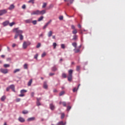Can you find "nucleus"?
Listing matches in <instances>:
<instances>
[{
	"label": "nucleus",
	"mask_w": 125,
	"mask_h": 125,
	"mask_svg": "<svg viewBox=\"0 0 125 125\" xmlns=\"http://www.w3.org/2000/svg\"><path fill=\"white\" fill-rule=\"evenodd\" d=\"M59 19L60 20H62L63 19V16H61L59 17Z\"/></svg>",
	"instance_id": "052dcab7"
},
{
	"label": "nucleus",
	"mask_w": 125,
	"mask_h": 125,
	"mask_svg": "<svg viewBox=\"0 0 125 125\" xmlns=\"http://www.w3.org/2000/svg\"><path fill=\"white\" fill-rule=\"evenodd\" d=\"M78 35H74L73 36V41H77V40H78Z\"/></svg>",
	"instance_id": "2eb2a0df"
},
{
	"label": "nucleus",
	"mask_w": 125,
	"mask_h": 125,
	"mask_svg": "<svg viewBox=\"0 0 125 125\" xmlns=\"http://www.w3.org/2000/svg\"><path fill=\"white\" fill-rule=\"evenodd\" d=\"M54 75H55V74L53 73H49V76H54Z\"/></svg>",
	"instance_id": "680f3d73"
},
{
	"label": "nucleus",
	"mask_w": 125,
	"mask_h": 125,
	"mask_svg": "<svg viewBox=\"0 0 125 125\" xmlns=\"http://www.w3.org/2000/svg\"><path fill=\"white\" fill-rule=\"evenodd\" d=\"M39 37H43V34H42V33L41 34V35H39Z\"/></svg>",
	"instance_id": "0e129e2a"
},
{
	"label": "nucleus",
	"mask_w": 125,
	"mask_h": 125,
	"mask_svg": "<svg viewBox=\"0 0 125 125\" xmlns=\"http://www.w3.org/2000/svg\"><path fill=\"white\" fill-rule=\"evenodd\" d=\"M80 70H81V66L78 65L76 67V71H77V72H79L80 71Z\"/></svg>",
	"instance_id": "2f4dec72"
},
{
	"label": "nucleus",
	"mask_w": 125,
	"mask_h": 125,
	"mask_svg": "<svg viewBox=\"0 0 125 125\" xmlns=\"http://www.w3.org/2000/svg\"><path fill=\"white\" fill-rule=\"evenodd\" d=\"M71 29H72L73 30H76V29L75 28V25H71Z\"/></svg>",
	"instance_id": "6e6d98bb"
},
{
	"label": "nucleus",
	"mask_w": 125,
	"mask_h": 125,
	"mask_svg": "<svg viewBox=\"0 0 125 125\" xmlns=\"http://www.w3.org/2000/svg\"><path fill=\"white\" fill-rule=\"evenodd\" d=\"M43 87L45 89H47L48 86H47V84L46 83V82H44Z\"/></svg>",
	"instance_id": "9d476101"
},
{
	"label": "nucleus",
	"mask_w": 125,
	"mask_h": 125,
	"mask_svg": "<svg viewBox=\"0 0 125 125\" xmlns=\"http://www.w3.org/2000/svg\"><path fill=\"white\" fill-rule=\"evenodd\" d=\"M52 71H53V72H55L56 71H57V67H56V66H54L52 68Z\"/></svg>",
	"instance_id": "6ab92c4d"
},
{
	"label": "nucleus",
	"mask_w": 125,
	"mask_h": 125,
	"mask_svg": "<svg viewBox=\"0 0 125 125\" xmlns=\"http://www.w3.org/2000/svg\"><path fill=\"white\" fill-rule=\"evenodd\" d=\"M24 69H28V64L26 63H25L23 65Z\"/></svg>",
	"instance_id": "58836bf2"
},
{
	"label": "nucleus",
	"mask_w": 125,
	"mask_h": 125,
	"mask_svg": "<svg viewBox=\"0 0 125 125\" xmlns=\"http://www.w3.org/2000/svg\"><path fill=\"white\" fill-rule=\"evenodd\" d=\"M50 108L51 110H54V109H55V106H54V105H53V104H50Z\"/></svg>",
	"instance_id": "4468645a"
},
{
	"label": "nucleus",
	"mask_w": 125,
	"mask_h": 125,
	"mask_svg": "<svg viewBox=\"0 0 125 125\" xmlns=\"http://www.w3.org/2000/svg\"><path fill=\"white\" fill-rule=\"evenodd\" d=\"M15 6H14V5L13 4H11L10 7L8 8V9L9 10H12V9H14Z\"/></svg>",
	"instance_id": "f3484780"
},
{
	"label": "nucleus",
	"mask_w": 125,
	"mask_h": 125,
	"mask_svg": "<svg viewBox=\"0 0 125 125\" xmlns=\"http://www.w3.org/2000/svg\"><path fill=\"white\" fill-rule=\"evenodd\" d=\"M9 89H10V87L9 86L6 88V91H9Z\"/></svg>",
	"instance_id": "13d9d810"
},
{
	"label": "nucleus",
	"mask_w": 125,
	"mask_h": 125,
	"mask_svg": "<svg viewBox=\"0 0 125 125\" xmlns=\"http://www.w3.org/2000/svg\"><path fill=\"white\" fill-rule=\"evenodd\" d=\"M42 100V98H37V101H41Z\"/></svg>",
	"instance_id": "864d4df0"
},
{
	"label": "nucleus",
	"mask_w": 125,
	"mask_h": 125,
	"mask_svg": "<svg viewBox=\"0 0 125 125\" xmlns=\"http://www.w3.org/2000/svg\"><path fill=\"white\" fill-rule=\"evenodd\" d=\"M34 1H35V0H30L28 2L31 3L32 2V3H34Z\"/></svg>",
	"instance_id": "4d7b16f0"
},
{
	"label": "nucleus",
	"mask_w": 125,
	"mask_h": 125,
	"mask_svg": "<svg viewBox=\"0 0 125 125\" xmlns=\"http://www.w3.org/2000/svg\"><path fill=\"white\" fill-rule=\"evenodd\" d=\"M37 21L36 20H35V21H32V22L31 23H32V24L33 25H37Z\"/></svg>",
	"instance_id": "473e14b6"
},
{
	"label": "nucleus",
	"mask_w": 125,
	"mask_h": 125,
	"mask_svg": "<svg viewBox=\"0 0 125 125\" xmlns=\"http://www.w3.org/2000/svg\"><path fill=\"white\" fill-rule=\"evenodd\" d=\"M3 67L4 68H8V67H10V65L7 64H5L3 65Z\"/></svg>",
	"instance_id": "7c9ffc66"
},
{
	"label": "nucleus",
	"mask_w": 125,
	"mask_h": 125,
	"mask_svg": "<svg viewBox=\"0 0 125 125\" xmlns=\"http://www.w3.org/2000/svg\"><path fill=\"white\" fill-rule=\"evenodd\" d=\"M7 13V10L4 9L0 10V16L3 15V14H5V13Z\"/></svg>",
	"instance_id": "423d86ee"
},
{
	"label": "nucleus",
	"mask_w": 125,
	"mask_h": 125,
	"mask_svg": "<svg viewBox=\"0 0 125 125\" xmlns=\"http://www.w3.org/2000/svg\"><path fill=\"white\" fill-rule=\"evenodd\" d=\"M31 15H40V10H36L32 12L31 13Z\"/></svg>",
	"instance_id": "39448f33"
},
{
	"label": "nucleus",
	"mask_w": 125,
	"mask_h": 125,
	"mask_svg": "<svg viewBox=\"0 0 125 125\" xmlns=\"http://www.w3.org/2000/svg\"><path fill=\"white\" fill-rule=\"evenodd\" d=\"M50 24V21L48 22L43 27V29H45L46 27L48 26Z\"/></svg>",
	"instance_id": "412c9836"
},
{
	"label": "nucleus",
	"mask_w": 125,
	"mask_h": 125,
	"mask_svg": "<svg viewBox=\"0 0 125 125\" xmlns=\"http://www.w3.org/2000/svg\"><path fill=\"white\" fill-rule=\"evenodd\" d=\"M22 9H25L26 8V5L25 4L23 5L22 6Z\"/></svg>",
	"instance_id": "bf43d9fd"
},
{
	"label": "nucleus",
	"mask_w": 125,
	"mask_h": 125,
	"mask_svg": "<svg viewBox=\"0 0 125 125\" xmlns=\"http://www.w3.org/2000/svg\"><path fill=\"white\" fill-rule=\"evenodd\" d=\"M18 120L21 123H24V122H25V119L22 117H19Z\"/></svg>",
	"instance_id": "1a4fd4ad"
},
{
	"label": "nucleus",
	"mask_w": 125,
	"mask_h": 125,
	"mask_svg": "<svg viewBox=\"0 0 125 125\" xmlns=\"http://www.w3.org/2000/svg\"><path fill=\"white\" fill-rule=\"evenodd\" d=\"M41 47V43H39L36 46L37 48H39V47Z\"/></svg>",
	"instance_id": "8fccbe9b"
},
{
	"label": "nucleus",
	"mask_w": 125,
	"mask_h": 125,
	"mask_svg": "<svg viewBox=\"0 0 125 125\" xmlns=\"http://www.w3.org/2000/svg\"><path fill=\"white\" fill-rule=\"evenodd\" d=\"M31 44V43L30 42H24L22 44V47L23 49H26L27 47H28V45H30Z\"/></svg>",
	"instance_id": "7ed1b4c3"
},
{
	"label": "nucleus",
	"mask_w": 125,
	"mask_h": 125,
	"mask_svg": "<svg viewBox=\"0 0 125 125\" xmlns=\"http://www.w3.org/2000/svg\"><path fill=\"white\" fill-rule=\"evenodd\" d=\"M0 72L2 74H7L8 73V69H0Z\"/></svg>",
	"instance_id": "20e7f679"
},
{
	"label": "nucleus",
	"mask_w": 125,
	"mask_h": 125,
	"mask_svg": "<svg viewBox=\"0 0 125 125\" xmlns=\"http://www.w3.org/2000/svg\"><path fill=\"white\" fill-rule=\"evenodd\" d=\"M52 39H53L54 40H55V36H53Z\"/></svg>",
	"instance_id": "774afa93"
},
{
	"label": "nucleus",
	"mask_w": 125,
	"mask_h": 125,
	"mask_svg": "<svg viewBox=\"0 0 125 125\" xmlns=\"http://www.w3.org/2000/svg\"><path fill=\"white\" fill-rule=\"evenodd\" d=\"M20 36V40L21 41H22L23 39V35L22 34H21L19 35Z\"/></svg>",
	"instance_id": "e433bc0d"
},
{
	"label": "nucleus",
	"mask_w": 125,
	"mask_h": 125,
	"mask_svg": "<svg viewBox=\"0 0 125 125\" xmlns=\"http://www.w3.org/2000/svg\"><path fill=\"white\" fill-rule=\"evenodd\" d=\"M73 46H74V47H75V48H77V42H74L73 43H72Z\"/></svg>",
	"instance_id": "c85d7f7f"
},
{
	"label": "nucleus",
	"mask_w": 125,
	"mask_h": 125,
	"mask_svg": "<svg viewBox=\"0 0 125 125\" xmlns=\"http://www.w3.org/2000/svg\"><path fill=\"white\" fill-rule=\"evenodd\" d=\"M77 33H78V30H77V29H73V31H72V34H73V35H76Z\"/></svg>",
	"instance_id": "cd10ccee"
},
{
	"label": "nucleus",
	"mask_w": 125,
	"mask_h": 125,
	"mask_svg": "<svg viewBox=\"0 0 125 125\" xmlns=\"http://www.w3.org/2000/svg\"><path fill=\"white\" fill-rule=\"evenodd\" d=\"M32 83H33V80L31 79L28 83V86H31V84H32Z\"/></svg>",
	"instance_id": "b1692460"
},
{
	"label": "nucleus",
	"mask_w": 125,
	"mask_h": 125,
	"mask_svg": "<svg viewBox=\"0 0 125 125\" xmlns=\"http://www.w3.org/2000/svg\"><path fill=\"white\" fill-rule=\"evenodd\" d=\"M64 117H65V114L62 113V114H61V119H64Z\"/></svg>",
	"instance_id": "c03bdc74"
},
{
	"label": "nucleus",
	"mask_w": 125,
	"mask_h": 125,
	"mask_svg": "<svg viewBox=\"0 0 125 125\" xmlns=\"http://www.w3.org/2000/svg\"><path fill=\"white\" fill-rule=\"evenodd\" d=\"M9 24V21H7L3 22L2 25H4V26H7Z\"/></svg>",
	"instance_id": "9b49d317"
},
{
	"label": "nucleus",
	"mask_w": 125,
	"mask_h": 125,
	"mask_svg": "<svg viewBox=\"0 0 125 125\" xmlns=\"http://www.w3.org/2000/svg\"><path fill=\"white\" fill-rule=\"evenodd\" d=\"M6 98V97L5 96H3L1 98V101H4V100H5Z\"/></svg>",
	"instance_id": "bb28decb"
},
{
	"label": "nucleus",
	"mask_w": 125,
	"mask_h": 125,
	"mask_svg": "<svg viewBox=\"0 0 125 125\" xmlns=\"http://www.w3.org/2000/svg\"><path fill=\"white\" fill-rule=\"evenodd\" d=\"M64 1L66 2H70V3H73L74 0H64Z\"/></svg>",
	"instance_id": "5701e85b"
},
{
	"label": "nucleus",
	"mask_w": 125,
	"mask_h": 125,
	"mask_svg": "<svg viewBox=\"0 0 125 125\" xmlns=\"http://www.w3.org/2000/svg\"><path fill=\"white\" fill-rule=\"evenodd\" d=\"M67 111H70V110H71V106H67Z\"/></svg>",
	"instance_id": "5fc2aeb1"
},
{
	"label": "nucleus",
	"mask_w": 125,
	"mask_h": 125,
	"mask_svg": "<svg viewBox=\"0 0 125 125\" xmlns=\"http://www.w3.org/2000/svg\"><path fill=\"white\" fill-rule=\"evenodd\" d=\"M30 95L31 96V97H34V96H35V92H32L30 93Z\"/></svg>",
	"instance_id": "a19ab883"
},
{
	"label": "nucleus",
	"mask_w": 125,
	"mask_h": 125,
	"mask_svg": "<svg viewBox=\"0 0 125 125\" xmlns=\"http://www.w3.org/2000/svg\"><path fill=\"white\" fill-rule=\"evenodd\" d=\"M38 56H39V54H36L34 56V58H35V59L37 60V59H38Z\"/></svg>",
	"instance_id": "49530a36"
},
{
	"label": "nucleus",
	"mask_w": 125,
	"mask_h": 125,
	"mask_svg": "<svg viewBox=\"0 0 125 125\" xmlns=\"http://www.w3.org/2000/svg\"><path fill=\"white\" fill-rule=\"evenodd\" d=\"M13 32L16 33V35L14 37V39H17L20 35H22V34H23V31L21 30H19V28H14L13 29Z\"/></svg>",
	"instance_id": "f257e3e1"
},
{
	"label": "nucleus",
	"mask_w": 125,
	"mask_h": 125,
	"mask_svg": "<svg viewBox=\"0 0 125 125\" xmlns=\"http://www.w3.org/2000/svg\"><path fill=\"white\" fill-rule=\"evenodd\" d=\"M73 70L72 69H70L68 70V75L67 79L69 82H71L72 81V79L73 78Z\"/></svg>",
	"instance_id": "f03ea898"
},
{
	"label": "nucleus",
	"mask_w": 125,
	"mask_h": 125,
	"mask_svg": "<svg viewBox=\"0 0 125 125\" xmlns=\"http://www.w3.org/2000/svg\"><path fill=\"white\" fill-rule=\"evenodd\" d=\"M62 76L64 79H66V78H67V74H66V73H62Z\"/></svg>",
	"instance_id": "72a5a7b5"
},
{
	"label": "nucleus",
	"mask_w": 125,
	"mask_h": 125,
	"mask_svg": "<svg viewBox=\"0 0 125 125\" xmlns=\"http://www.w3.org/2000/svg\"><path fill=\"white\" fill-rule=\"evenodd\" d=\"M21 99L20 98H18L16 100V102H20Z\"/></svg>",
	"instance_id": "603ef678"
},
{
	"label": "nucleus",
	"mask_w": 125,
	"mask_h": 125,
	"mask_svg": "<svg viewBox=\"0 0 125 125\" xmlns=\"http://www.w3.org/2000/svg\"><path fill=\"white\" fill-rule=\"evenodd\" d=\"M32 19H30L28 20H25L24 22H25V23H32Z\"/></svg>",
	"instance_id": "ddd939ff"
},
{
	"label": "nucleus",
	"mask_w": 125,
	"mask_h": 125,
	"mask_svg": "<svg viewBox=\"0 0 125 125\" xmlns=\"http://www.w3.org/2000/svg\"><path fill=\"white\" fill-rule=\"evenodd\" d=\"M45 55H46V54L45 53V52H44L42 55V57H44V56H45Z\"/></svg>",
	"instance_id": "3c124183"
},
{
	"label": "nucleus",
	"mask_w": 125,
	"mask_h": 125,
	"mask_svg": "<svg viewBox=\"0 0 125 125\" xmlns=\"http://www.w3.org/2000/svg\"><path fill=\"white\" fill-rule=\"evenodd\" d=\"M46 11L45 10H42V11H39V15H43V14H45Z\"/></svg>",
	"instance_id": "6e6552de"
},
{
	"label": "nucleus",
	"mask_w": 125,
	"mask_h": 125,
	"mask_svg": "<svg viewBox=\"0 0 125 125\" xmlns=\"http://www.w3.org/2000/svg\"><path fill=\"white\" fill-rule=\"evenodd\" d=\"M74 51H75V53H78L80 52V49H76V48H75L74 49Z\"/></svg>",
	"instance_id": "c9c22d12"
},
{
	"label": "nucleus",
	"mask_w": 125,
	"mask_h": 125,
	"mask_svg": "<svg viewBox=\"0 0 125 125\" xmlns=\"http://www.w3.org/2000/svg\"><path fill=\"white\" fill-rule=\"evenodd\" d=\"M52 31H50L48 33V37L49 38H50V37H51V36H52Z\"/></svg>",
	"instance_id": "aec40b11"
},
{
	"label": "nucleus",
	"mask_w": 125,
	"mask_h": 125,
	"mask_svg": "<svg viewBox=\"0 0 125 125\" xmlns=\"http://www.w3.org/2000/svg\"><path fill=\"white\" fill-rule=\"evenodd\" d=\"M19 96L20 97H23V96H25V95L23 93H21V94L19 95Z\"/></svg>",
	"instance_id": "de8ad7c7"
},
{
	"label": "nucleus",
	"mask_w": 125,
	"mask_h": 125,
	"mask_svg": "<svg viewBox=\"0 0 125 125\" xmlns=\"http://www.w3.org/2000/svg\"><path fill=\"white\" fill-rule=\"evenodd\" d=\"M9 87L10 88H11V89H12V90L14 91V92H15V86L14 84L10 85Z\"/></svg>",
	"instance_id": "0eeeda50"
},
{
	"label": "nucleus",
	"mask_w": 125,
	"mask_h": 125,
	"mask_svg": "<svg viewBox=\"0 0 125 125\" xmlns=\"http://www.w3.org/2000/svg\"><path fill=\"white\" fill-rule=\"evenodd\" d=\"M65 94V91H62L59 94V96H62V95H64Z\"/></svg>",
	"instance_id": "393cba45"
},
{
	"label": "nucleus",
	"mask_w": 125,
	"mask_h": 125,
	"mask_svg": "<svg viewBox=\"0 0 125 125\" xmlns=\"http://www.w3.org/2000/svg\"><path fill=\"white\" fill-rule=\"evenodd\" d=\"M18 72H20V69H15L13 73L14 74H16V73H18Z\"/></svg>",
	"instance_id": "4be33fe9"
},
{
	"label": "nucleus",
	"mask_w": 125,
	"mask_h": 125,
	"mask_svg": "<svg viewBox=\"0 0 125 125\" xmlns=\"http://www.w3.org/2000/svg\"><path fill=\"white\" fill-rule=\"evenodd\" d=\"M15 24V22H12L9 23V26L10 27H12V26H13V25H14Z\"/></svg>",
	"instance_id": "ea45409f"
},
{
	"label": "nucleus",
	"mask_w": 125,
	"mask_h": 125,
	"mask_svg": "<svg viewBox=\"0 0 125 125\" xmlns=\"http://www.w3.org/2000/svg\"><path fill=\"white\" fill-rule=\"evenodd\" d=\"M43 19V17L41 16V17H40L38 19V21L39 22H40V21H42V20Z\"/></svg>",
	"instance_id": "f704fd0d"
},
{
	"label": "nucleus",
	"mask_w": 125,
	"mask_h": 125,
	"mask_svg": "<svg viewBox=\"0 0 125 125\" xmlns=\"http://www.w3.org/2000/svg\"><path fill=\"white\" fill-rule=\"evenodd\" d=\"M61 48H62V49H65V44H62L61 45Z\"/></svg>",
	"instance_id": "37998d69"
},
{
	"label": "nucleus",
	"mask_w": 125,
	"mask_h": 125,
	"mask_svg": "<svg viewBox=\"0 0 125 125\" xmlns=\"http://www.w3.org/2000/svg\"><path fill=\"white\" fill-rule=\"evenodd\" d=\"M62 104L64 107H66L67 106V104L65 102H62Z\"/></svg>",
	"instance_id": "4c0bfd02"
},
{
	"label": "nucleus",
	"mask_w": 125,
	"mask_h": 125,
	"mask_svg": "<svg viewBox=\"0 0 125 125\" xmlns=\"http://www.w3.org/2000/svg\"><path fill=\"white\" fill-rule=\"evenodd\" d=\"M16 46V44L13 43V44H12V47H15Z\"/></svg>",
	"instance_id": "e2e57ef3"
},
{
	"label": "nucleus",
	"mask_w": 125,
	"mask_h": 125,
	"mask_svg": "<svg viewBox=\"0 0 125 125\" xmlns=\"http://www.w3.org/2000/svg\"><path fill=\"white\" fill-rule=\"evenodd\" d=\"M80 86H81V84H79L78 86V88H77L76 87L74 88L73 89V92H76V91H77L78 89H79V88L80 87Z\"/></svg>",
	"instance_id": "f8f14e48"
},
{
	"label": "nucleus",
	"mask_w": 125,
	"mask_h": 125,
	"mask_svg": "<svg viewBox=\"0 0 125 125\" xmlns=\"http://www.w3.org/2000/svg\"><path fill=\"white\" fill-rule=\"evenodd\" d=\"M53 48L55 49V48H56V46H57V44L56 43V42H54L53 43Z\"/></svg>",
	"instance_id": "c756f323"
},
{
	"label": "nucleus",
	"mask_w": 125,
	"mask_h": 125,
	"mask_svg": "<svg viewBox=\"0 0 125 125\" xmlns=\"http://www.w3.org/2000/svg\"><path fill=\"white\" fill-rule=\"evenodd\" d=\"M47 5V3L44 2L43 3V5L42 6V8H45L46 7V6Z\"/></svg>",
	"instance_id": "a878e982"
},
{
	"label": "nucleus",
	"mask_w": 125,
	"mask_h": 125,
	"mask_svg": "<svg viewBox=\"0 0 125 125\" xmlns=\"http://www.w3.org/2000/svg\"><path fill=\"white\" fill-rule=\"evenodd\" d=\"M37 105H38V106H41V102H39V101H37Z\"/></svg>",
	"instance_id": "09e8293b"
},
{
	"label": "nucleus",
	"mask_w": 125,
	"mask_h": 125,
	"mask_svg": "<svg viewBox=\"0 0 125 125\" xmlns=\"http://www.w3.org/2000/svg\"><path fill=\"white\" fill-rule=\"evenodd\" d=\"M78 28H82V25H81V24H78Z\"/></svg>",
	"instance_id": "69168bd1"
},
{
	"label": "nucleus",
	"mask_w": 125,
	"mask_h": 125,
	"mask_svg": "<svg viewBox=\"0 0 125 125\" xmlns=\"http://www.w3.org/2000/svg\"><path fill=\"white\" fill-rule=\"evenodd\" d=\"M27 92V90H21V93H25V92Z\"/></svg>",
	"instance_id": "79ce46f5"
},
{
	"label": "nucleus",
	"mask_w": 125,
	"mask_h": 125,
	"mask_svg": "<svg viewBox=\"0 0 125 125\" xmlns=\"http://www.w3.org/2000/svg\"><path fill=\"white\" fill-rule=\"evenodd\" d=\"M66 125V123H64L63 122V121H60V122H59L57 124V125Z\"/></svg>",
	"instance_id": "a211bd4d"
},
{
	"label": "nucleus",
	"mask_w": 125,
	"mask_h": 125,
	"mask_svg": "<svg viewBox=\"0 0 125 125\" xmlns=\"http://www.w3.org/2000/svg\"><path fill=\"white\" fill-rule=\"evenodd\" d=\"M28 111L27 110H23L22 111V114H28Z\"/></svg>",
	"instance_id": "a18cd8bd"
},
{
	"label": "nucleus",
	"mask_w": 125,
	"mask_h": 125,
	"mask_svg": "<svg viewBox=\"0 0 125 125\" xmlns=\"http://www.w3.org/2000/svg\"><path fill=\"white\" fill-rule=\"evenodd\" d=\"M35 117L29 118L27 119V122H31V121H35Z\"/></svg>",
	"instance_id": "dca6fc26"
},
{
	"label": "nucleus",
	"mask_w": 125,
	"mask_h": 125,
	"mask_svg": "<svg viewBox=\"0 0 125 125\" xmlns=\"http://www.w3.org/2000/svg\"><path fill=\"white\" fill-rule=\"evenodd\" d=\"M53 92L55 93H56V92H57V90L55 89H54Z\"/></svg>",
	"instance_id": "338daca9"
}]
</instances>
